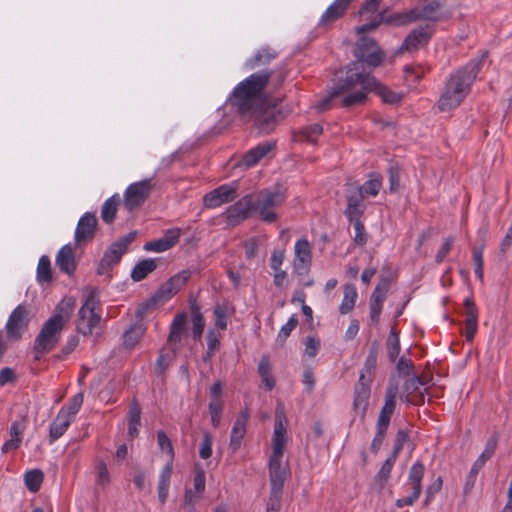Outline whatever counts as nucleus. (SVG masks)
<instances>
[{
    "label": "nucleus",
    "mask_w": 512,
    "mask_h": 512,
    "mask_svg": "<svg viewBox=\"0 0 512 512\" xmlns=\"http://www.w3.org/2000/svg\"><path fill=\"white\" fill-rule=\"evenodd\" d=\"M192 276L191 269H184L163 283L155 294L147 301L146 307L170 300L187 283Z\"/></svg>",
    "instance_id": "obj_11"
},
{
    "label": "nucleus",
    "mask_w": 512,
    "mask_h": 512,
    "mask_svg": "<svg viewBox=\"0 0 512 512\" xmlns=\"http://www.w3.org/2000/svg\"><path fill=\"white\" fill-rule=\"evenodd\" d=\"M298 324V319L296 317V315H292L288 321L286 322V324H284L279 333H278V336H277V341L280 342L281 344H283L286 339L290 336L291 332L296 328Z\"/></svg>",
    "instance_id": "obj_54"
},
{
    "label": "nucleus",
    "mask_w": 512,
    "mask_h": 512,
    "mask_svg": "<svg viewBox=\"0 0 512 512\" xmlns=\"http://www.w3.org/2000/svg\"><path fill=\"white\" fill-rule=\"evenodd\" d=\"M356 66L347 72L346 80L336 90L335 93L341 90L355 89L344 96L341 100V105L346 108L362 105L366 102L368 94L374 92L378 95L383 102L388 104H396L401 101V94L396 93L383 85L376 77L371 74V71H360L358 62Z\"/></svg>",
    "instance_id": "obj_2"
},
{
    "label": "nucleus",
    "mask_w": 512,
    "mask_h": 512,
    "mask_svg": "<svg viewBox=\"0 0 512 512\" xmlns=\"http://www.w3.org/2000/svg\"><path fill=\"white\" fill-rule=\"evenodd\" d=\"M353 0H334L321 15L317 27L330 28L334 22L344 17Z\"/></svg>",
    "instance_id": "obj_20"
},
{
    "label": "nucleus",
    "mask_w": 512,
    "mask_h": 512,
    "mask_svg": "<svg viewBox=\"0 0 512 512\" xmlns=\"http://www.w3.org/2000/svg\"><path fill=\"white\" fill-rule=\"evenodd\" d=\"M251 211H253V198L248 194L230 205L225 210L224 216L228 225L235 226L249 218Z\"/></svg>",
    "instance_id": "obj_18"
},
{
    "label": "nucleus",
    "mask_w": 512,
    "mask_h": 512,
    "mask_svg": "<svg viewBox=\"0 0 512 512\" xmlns=\"http://www.w3.org/2000/svg\"><path fill=\"white\" fill-rule=\"evenodd\" d=\"M286 417L276 412L272 436V453L268 460L270 493L283 496L284 483L289 475L288 464L282 465L286 444Z\"/></svg>",
    "instance_id": "obj_3"
},
{
    "label": "nucleus",
    "mask_w": 512,
    "mask_h": 512,
    "mask_svg": "<svg viewBox=\"0 0 512 512\" xmlns=\"http://www.w3.org/2000/svg\"><path fill=\"white\" fill-rule=\"evenodd\" d=\"M344 196L347 202L344 215L347 219H356L362 217L366 210L364 195L360 189V184L356 181H348L345 184Z\"/></svg>",
    "instance_id": "obj_13"
},
{
    "label": "nucleus",
    "mask_w": 512,
    "mask_h": 512,
    "mask_svg": "<svg viewBox=\"0 0 512 512\" xmlns=\"http://www.w3.org/2000/svg\"><path fill=\"white\" fill-rule=\"evenodd\" d=\"M377 358H378V344L374 342L369 350V353L364 362V366L360 372V375H363L365 379H369L370 383L373 381V373L377 367Z\"/></svg>",
    "instance_id": "obj_37"
},
{
    "label": "nucleus",
    "mask_w": 512,
    "mask_h": 512,
    "mask_svg": "<svg viewBox=\"0 0 512 512\" xmlns=\"http://www.w3.org/2000/svg\"><path fill=\"white\" fill-rule=\"evenodd\" d=\"M387 356L390 362L394 363L399 356L400 353V340H399V332L395 328H391L387 342Z\"/></svg>",
    "instance_id": "obj_42"
},
{
    "label": "nucleus",
    "mask_w": 512,
    "mask_h": 512,
    "mask_svg": "<svg viewBox=\"0 0 512 512\" xmlns=\"http://www.w3.org/2000/svg\"><path fill=\"white\" fill-rule=\"evenodd\" d=\"M192 312V335L195 340H199L202 336L205 327V320L200 311V308L196 305L191 307Z\"/></svg>",
    "instance_id": "obj_48"
},
{
    "label": "nucleus",
    "mask_w": 512,
    "mask_h": 512,
    "mask_svg": "<svg viewBox=\"0 0 512 512\" xmlns=\"http://www.w3.org/2000/svg\"><path fill=\"white\" fill-rule=\"evenodd\" d=\"M274 144L271 142L259 143L254 148L247 151L243 158L242 163L244 166L250 168L255 166L263 157H265L272 149Z\"/></svg>",
    "instance_id": "obj_31"
},
{
    "label": "nucleus",
    "mask_w": 512,
    "mask_h": 512,
    "mask_svg": "<svg viewBox=\"0 0 512 512\" xmlns=\"http://www.w3.org/2000/svg\"><path fill=\"white\" fill-rule=\"evenodd\" d=\"M120 202V196L118 194H114L103 203L101 207V219L103 222L111 224L115 220Z\"/></svg>",
    "instance_id": "obj_36"
},
{
    "label": "nucleus",
    "mask_w": 512,
    "mask_h": 512,
    "mask_svg": "<svg viewBox=\"0 0 512 512\" xmlns=\"http://www.w3.org/2000/svg\"><path fill=\"white\" fill-rule=\"evenodd\" d=\"M61 272L72 275L76 270L75 253L70 244H66L58 251L55 259Z\"/></svg>",
    "instance_id": "obj_27"
},
{
    "label": "nucleus",
    "mask_w": 512,
    "mask_h": 512,
    "mask_svg": "<svg viewBox=\"0 0 512 512\" xmlns=\"http://www.w3.org/2000/svg\"><path fill=\"white\" fill-rule=\"evenodd\" d=\"M97 227V218L94 213L86 212L78 220L74 239L77 245L93 239Z\"/></svg>",
    "instance_id": "obj_21"
},
{
    "label": "nucleus",
    "mask_w": 512,
    "mask_h": 512,
    "mask_svg": "<svg viewBox=\"0 0 512 512\" xmlns=\"http://www.w3.org/2000/svg\"><path fill=\"white\" fill-rule=\"evenodd\" d=\"M304 344L305 354L310 358L315 357L320 348V340L313 336H307Z\"/></svg>",
    "instance_id": "obj_61"
},
{
    "label": "nucleus",
    "mask_w": 512,
    "mask_h": 512,
    "mask_svg": "<svg viewBox=\"0 0 512 512\" xmlns=\"http://www.w3.org/2000/svg\"><path fill=\"white\" fill-rule=\"evenodd\" d=\"M362 217H357L356 219H347L350 223H353L354 230H355V236H354V242L358 246H365L367 243V234L365 232V226L363 222L361 221Z\"/></svg>",
    "instance_id": "obj_50"
},
{
    "label": "nucleus",
    "mask_w": 512,
    "mask_h": 512,
    "mask_svg": "<svg viewBox=\"0 0 512 512\" xmlns=\"http://www.w3.org/2000/svg\"><path fill=\"white\" fill-rule=\"evenodd\" d=\"M84 401V394L83 392H79L75 394L67 403V405L63 406L61 409H66V413L69 414L70 418H74V416L78 413L80 410L82 404Z\"/></svg>",
    "instance_id": "obj_53"
},
{
    "label": "nucleus",
    "mask_w": 512,
    "mask_h": 512,
    "mask_svg": "<svg viewBox=\"0 0 512 512\" xmlns=\"http://www.w3.org/2000/svg\"><path fill=\"white\" fill-rule=\"evenodd\" d=\"M282 504V495L269 494V499L266 504V512H280Z\"/></svg>",
    "instance_id": "obj_64"
},
{
    "label": "nucleus",
    "mask_w": 512,
    "mask_h": 512,
    "mask_svg": "<svg viewBox=\"0 0 512 512\" xmlns=\"http://www.w3.org/2000/svg\"><path fill=\"white\" fill-rule=\"evenodd\" d=\"M141 425V408L140 405L133 401L128 412V434L131 438L138 436V428Z\"/></svg>",
    "instance_id": "obj_38"
},
{
    "label": "nucleus",
    "mask_w": 512,
    "mask_h": 512,
    "mask_svg": "<svg viewBox=\"0 0 512 512\" xmlns=\"http://www.w3.org/2000/svg\"><path fill=\"white\" fill-rule=\"evenodd\" d=\"M187 314L185 312H181L175 315L171 325L170 331L168 335V343L173 347V350L176 351L178 349V345L180 344L182 338L187 335Z\"/></svg>",
    "instance_id": "obj_26"
},
{
    "label": "nucleus",
    "mask_w": 512,
    "mask_h": 512,
    "mask_svg": "<svg viewBox=\"0 0 512 512\" xmlns=\"http://www.w3.org/2000/svg\"><path fill=\"white\" fill-rule=\"evenodd\" d=\"M258 373L265 385L267 391H271L275 386V380L271 374V363L268 355H263L258 365Z\"/></svg>",
    "instance_id": "obj_40"
},
{
    "label": "nucleus",
    "mask_w": 512,
    "mask_h": 512,
    "mask_svg": "<svg viewBox=\"0 0 512 512\" xmlns=\"http://www.w3.org/2000/svg\"><path fill=\"white\" fill-rule=\"evenodd\" d=\"M145 333V327L141 323H134L129 326L122 335L123 345L127 349H132L136 346L139 340Z\"/></svg>",
    "instance_id": "obj_33"
},
{
    "label": "nucleus",
    "mask_w": 512,
    "mask_h": 512,
    "mask_svg": "<svg viewBox=\"0 0 512 512\" xmlns=\"http://www.w3.org/2000/svg\"><path fill=\"white\" fill-rule=\"evenodd\" d=\"M157 267V263L154 259H144L139 261L131 272V278L134 281H141L147 277V275L153 272Z\"/></svg>",
    "instance_id": "obj_41"
},
{
    "label": "nucleus",
    "mask_w": 512,
    "mask_h": 512,
    "mask_svg": "<svg viewBox=\"0 0 512 512\" xmlns=\"http://www.w3.org/2000/svg\"><path fill=\"white\" fill-rule=\"evenodd\" d=\"M465 310V338L466 341L472 342L478 329V310L471 298L464 300Z\"/></svg>",
    "instance_id": "obj_25"
},
{
    "label": "nucleus",
    "mask_w": 512,
    "mask_h": 512,
    "mask_svg": "<svg viewBox=\"0 0 512 512\" xmlns=\"http://www.w3.org/2000/svg\"><path fill=\"white\" fill-rule=\"evenodd\" d=\"M37 280L40 283H49L52 280L51 262L47 255H42L38 261Z\"/></svg>",
    "instance_id": "obj_45"
},
{
    "label": "nucleus",
    "mask_w": 512,
    "mask_h": 512,
    "mask_svg": "<svg viewBox=\"0 0 512 512\" xmlns=\"http://www.w3.org/2000/svg\"><path fill=\"white\" fill-rule=\"evenodd\" d=\"M396 370L400 376H410L413 374V363L410 359L402 356L397 361Z\"/></svg>",
    "instance_id": "obj_60"
},
{
    "label": "nucleus",
    "mask_w": 512,
    "mask_h": 512,
    "mask_svg": "<svg viewBox=\"0 0 512 512\" xmlns=\"http://www.w3.org/2000/svg\"><path fill=\"white\" fill-rule=\"evenodd\" d=\"M207 349L210 351H218L220 348V335L214 329H209L206 335Z\"/></svg>",
    "instance_id": "obj_63"
},
{
    "label": "nucleus",
    "mask_w": 512,
    "mask_h": 512,
    "mask_svg": "<svg viewBox=\"0 0 512 512\" xmlns=\"http://www.w3.org/2000/svg\"><path fill=\"white\" fill-rule=\"evenodd\" d=\"M277 56L278 52L275 49L269 46L261 47L252 57L246 60L245 67L252 70L257 67L268 65L276 59Z\"/></svg>",
    "instance_id": "obj_29"
},
{
    "label": "nucleus",
    "mask_w": 512,
    "mask_h": 512,
    "mask_svg": "<svg viewBox=\"0 0 512 512\" xmlns=\"http://www.w3.org/2000/svg\"><path fill=\"white\" fill-rule=\"evenodd\" d=\"M498 444V436L492 435L486 442L485 449L481 453V455L474 462L471 470H470V478H476L480 469L485 465V463L494 455Z\"/></svg>",
    "instance_id": "obj_32"
},
{
    "label": "nucleus",
    "mask_w": 512,
    "mask_h": 512,
    "mask_svg": "<svg viewBox=\"0 0 512 512\" xmlns=\"http://www.w3.org/2000/svg\"><path fill=\"white\" fill-rule=\"evenodd\" d=\"M153 187L151 178L130 184L124 192L125 208L133 211L140 207L148 199Z\"/></svg>",
    "instance_id": "obj_14"
},
{
    "label": "nucleus",
    "mask_w": 512,
    "mask_h": 512,
    "mask_svg": "<svg viewBox=\"0 0 512 512\" xmlns=\"http://www.w3.org/2000/svg\"><path fill=\"white\" fill-rule=\"evenodd\" d=\"M286 200L285 190L282 188L261 190L253 200V212L265 223H273L278 219L275 208L281 206Z\"/></svg>",
    "instance_id": "obj_7"
},
{
    "label": "nucleus",
    "mask_w": 512,
    "mask_h": 512,
    "mask_svg": "<svg viewBox=\"0 0 512 512\" xmlns=\"http://www.w3.org/2000/svg\"><path fill=\"white\" fill-rule=\"evenodd\" d=\"M213 313L215 316V325L222 330L227 328V310L220 304L214 306Z\"/></svg>",
    "instance_id": "obj_58"
},
{
    "label": "nucleus",
    "mask_w": 512,
    "mask_h": 512,
    "mask_svg": "<svg viewBox=\"0 0 512 512\" xmlns=\"http://www.w3.org/2000/svg\"><path fill=\"white\" fill-rule=\"evenodd\" d=\"M422 386L423 383L419 377L413 375L412 377L408 378L403 385V392L405 395L401 397L402 400L408 403H416L414 399L411 398V395L414 392H419V394H421L420 389Z\"/></svg>",
    "instance_id": "obj_43"
},
{
    "label": "nucleus",
    "mask_w": 512,
    "mask_h": 512,
    "mask_svg": "<svg viewBox=\"0 0 512 512\" xmlns=\"http://www.w3.org/2000/svg\"><path fill=\"white\" fill-rule=\"evenodd\" d=\"M356 60L349 63L345 68V75L347 72L355 67L358 62L359 70L366 71L364 64H367L369 67L375 68L379 66L383 61V53L380 47L377 45L376 41L373 38L367 36H361L356 42V46L353 52Z\"/></svg>",
    "instance_id": "obj_8"
},
{
    "label": "nucleus",
    "mask_w": 512,
    "mask_h": 512,
    "mask_svg": "<svg viewBox=\"0 0 512 512\" xmlns=\"http://www.w3.org/2000/svg\"><path fill=\"white\" fill-rule=\"evenodd\" d=\"M30 322L29 310L26 306L19 304L10 314L5 330L8 339L19 340L28 329Z\"/></svg>",
    "instance_id": "obj_15"
},
{
    "label": "nucleus",
    "mask_w": 512,
    "mask_h": 512,
    "mask_svg": "<svg viewBox=\"0 0 512 512\" xmlns=\"http://www.w3.org/2000/svg\"><path fill=\"white\" fill-rule=\"evenodd\" d=\"M43 472L39 469L30 470L25 474V485L31 492H37L43 482Z\"/></svg>",
    "instance_id": "obj_49"
},
{
    "label": "nucleus",
    "mask_w": 512,
    "mask_h": 512,
    "mask_svg": "<svg viewBox=\"0 0 512 512\" xmlns=\"http://www.w3.org/2000/svg\"><path fill=\"white\" fill-rule=\"evenodd\" d=\"M382 21L386 25L400 27L413 22L410 10L403 12L388 13L387 10H382Z\"/></svg>",
    "instance_id": "obj_34"
},
{
    "label": "nucleus",
    "mask_w": 512,
    "mask_h": 512,
    "mask_svg": "<svg viewBox=\"0 0 512 512\" xmlns=\"http://www.w3.org/2000/svg\"><path fill=\"white\" fill-rule=\"evenodd\" d=\"M293 271L298 276H305L309 273L312 263V250L309 241L301 238L294 246Z\"/></svg>",
    "instance_id": "obj_17"
},
{
    "label": "nucleus",
    "mask_w": 512,
    "mask_h": 512,
    "mask_svg": "<svg viewBox=\"0 0 512 512\" xmlns=\"http://www.w3.org/2000/svg\"><path fill=\"white\" fill-rule=\"evenodd\" d=\"M371 396V383L369 379H365L363 375H359L358 382L354 386L353 397V411L360 416L361 419L365 418L369 399Z\"/></svg>",
    "instance_id": "obj_19"
},
{
    "label": "nucleus",
    "mask_w": 512,
    "mask_h": 512,
    "mask_svg": "<svg viewBox=\"0 0 512 512\" xmlns=\"http://www.w3.org/2000/svg\"><path fill=\"white\" fill-rule=\"evenodd\" d=\"M209 412L211 415V423L214 427H218L221 421L222 403L220 400H212L209 403Z\"/></svg>",
    "instance_id": "obj_59"
},
{
    "label": "nucleus",
    "mask_w": 512,
    "mask_h": 512,
    "mask_svg": "<svg viewBox=\"0 0 512 512\" xmlns=\"http://www.w3.org/2000/svg\"><path fill=\"white\" fill-rule=\"evenodd\" d=\"M343 299L339 306V312L343 315L351 312L355 306L358 294L354 284H346L344 286Z\"/></svg>",
    "instance_id": "obj_39"
},
{
    "label": "nucleus",
    "mask_w": 512,
    "mask_h": 512,
    "mask_svg": "<svg viewBox=\"0 0 512 512\" xmlns=\"http://www.w3.org/2000/svg\"><path fill=\"white\" fill-rule=\"evenodd\" d=\"M425 474V467L421 461H416L410 468L408 478L403 488L408 495L396 500L395 505L398 508L412 506L419 498L422 492V479Z\"/></svg>",
    "instance_id": "obj_10"
},
{
    "label": "nucleus",
    "mask_w": 512,
    "mask_h": 512,
    "mask_svg": "<svg viewBox=\"0 0 512 512\" xmlns=\"http://www.w3.org/2000/svg\"><path fill=\"white\" fill-rule=\"evenodd\" d=\"M481 65V59H473L450 75V109L458 107L470 94Z\"/></svg>",
    "instance_id": "obj_5"
},
{
    "label": "nucleus",
    "mask_w": 512,
    "mask_h": 512,
    "mask_svg": "<svg viewBox=\"0 0 512 512\" xmlns=\"http://www.w3.org/2000/svg\"><path fill=\"white\" fill-rule=\"evenodd\" d=\"M397 456L391 454L383 463L380 470L378 471L376 478L381 482H386L391 474V471L394 467Z\"/></svg>",
    "instance_id": "obj_56"
},
{
    "label": "nucleus",
    "mask_w": 512,
    "mask_h": 512,
    "mask_svg": "<svg viewBox=\"0 0 512 512\" xmlns=\"http://www.w3.org/2000/svg\"><path fill=\"white\" fill-rule=\"evenodd\" d=\"M250 417V411L248 408L243 409L237 416L233 427L230 432L229 449L232 453L239 450L242 444V440L246 434V426Z\"/></svg>",
    "instance_id": "obj_22"
},
{
    "label": "nucleus",
    "mask_w": 512,
    "mask_h": 512,
    "mask_svg": "<svg viewBox=\"0 0 512 512\" xmlns=\"http://www.w3.org/2000/svg\"><path fill=\"white\" fill-rule=\"evenodd\" d=\"M212 435L209 432H205L203 439L200 443L199 456L202 459H208L212 455Z\"/></svg>",
    "instance_id": "obj_57"
},
{
    "label": "nucleus",
    "mask_w": 512,
    "mask_h": 512,
    "mask_svg": "<svg viewBox=\"0 0 512 512\" xmlns=\"http://www.w3.org/2000/svg\"><path fill=\"white\" fill-rule=\"evenodd\" d=\"M382 188V179L378 174H372L370 179L360 185L362 194L365 196L376 197Z\"/></svg>",
    "instance_id": "obj_47"
},
{
    "label": "nucleus",
    "mask_w": 512,
    "mask_h": 512,
    "mask_svg": "<svg viewBox=\"0 0 512 512\" xmlns=\"http://www.w3.org/2000/svg\"><path fill=\"white\" fill-rule=\"evenodd\" d=\"M78 345L79 336L76 334L70 335L67 338L66 343L61 348L60 352L57 355H55V358L57 360H65L68 357V355H70L76 349Z\"/></svg>",
    "instance_id": "obj_51"
},
{
    "label": "nucleus",
    "mask_w": 512,
    "mask_h": 512,
    "mask_svg": "<svg viewBox=\"0 0 512 512\" xmlns=\"http://www.w3.org/2000/svg\"><path fill=\"white\" fill-rule=\"evenodd\" d=\"M323 133V127L318 124H310L305 127L300 128L295 133L296 141H306L313 145L317 143L318 137Z\"/></svg>",
    "instance_id": "obj_35"
},
{
    "label": "nucleus",
    "mask_w": 512,
    "mask_h": 512,
    "mask_svg": "<svg viewBox=\"0 0 512 512\" xmlns=\"http://www.w3.org/2000/svg\"><path fill=\"white\" fill-rule=\"evenodd\" d=\"M345 80H346V75L344 77L338 78L337 82L334 84V86L332 87V89L329 92V94L318 103V105H317L318 110L323 111V110L328 109L329 106H330V102H331L332 98H334L336 96H339V95H342V94H345V96H346L349 93L356 91L355 89H347V90H341V91L335 93L337 88L342 83H344Z\"/></svg>",
    "instance_id": "obj_44"
},
{
    "label": "nucleus",
    "mask_w": 512,
    "mask_h": 512,
    "mask_svg": "<svg viewBox=\"0 0 512 512\" xmlns=\"http://www.w3.org/2000/svg\"><path fill=\"white\" fill-rule=\"evenodd\" d=\"M432 33L429 27L419 26L413 29L404 39L400 50L412 51L426 45L430 40Z\"/></svg>",
    "instance_id": "obj_24"
},
{
    "label": "nucleus",
    "mask_w": 512,
    "mask_h": 512,
    "mask_svg": "<svg viewBox=\"0 0 512 512\" xmlns=\"http://www.w3.org/2000/svg\"><path fill=\"white\" fill-rule=\"evenodd\" d=\"M101 321V305L98 293L91 289L85 296L84 302L77 315V331L83 336L91 335Z\"/></svg>",
    "instance_id": "obj_6"
},
{
    "label": "nucleus",
    "mask_w": 512,
    "mask_h": 512,
    "mask_svg": "<svg viewBox=\"0 0 512 512\" xmlns=\"http://www.w3.org/2000/svg\"><path fill=\"white\" fill-rule=\"evenodd\" d=\"M272 75V70L251 74L234 87L227 99L228 105L243 118L253 121L262 134H269L277 123L275 107L263 101V91Z\"/></svg>",
    "instance_id": "obj_1"
},
{
    "label": "nucleus",
    "mask_w": 512,
    "mask_h": 512,
    "mask_svg": "<svg viewBox=\"0 0 512 512\" xmlns=\"http://www.w3.org/2000/svg\"><path fill=\"white\" fill-rule=\"evenodd\" d=\"M391 286V279L388 276H381L380 281L372 292L370 299L374 302L384 303Z\"/></svg>",
    "instance_id": "obj_46"
},
{
    "label": "nucleus",
    "mask_w": 512,
    "mask_h": 512,
    "mask_svg": "<svg viewBox=\"0 0 512 512\" xmlns=\"http://www.w3.org/2000/svg\"><path fill=\"white\" fill-rule=\"evenodd\" d=\"M62 310L60 305H57L56 312L43 323L35 337L32 349L35 360H40L57 346L69 318L68 315H63Z\"/></svg>",
    "instance_id": "obj_4"
},
{
    "label": "nucleus",
    "mask_w": 512,
    "mask_h": 512,
    "mask_svg": "<svg viewBox=\"0 0 512 512\" xmlns=\"http://www.w3.org/2000/svg\"><path fill=\"white\" fill-rule=\"evenodd\" d=\"M388 430V426L386 425H381L379 423H377L376 425V434L372 440V443H371V446H370V450L376 454L378 453V451L380 450L382 444H383V441H384V438H385V435H386V432Z\"/></svg>",
    "instance_id": "obj_55"
},
{
    "label": "nucleus",
    "mask_w": 512,
    "mask_h": 512,
    "mask_svg": "<svg viewBox=\"0 0 512 512\" xmlns=\"http://www.w3.org/2000/svg\"><path fill=\"white\" fill-rule=\"evenodd\" d=\"M72 418L66 413V409H60L55 419L51 422L49 427V442L50 444L57 441L67 431L72 422Z\"/></svg>",
    "instance_id": "obj_28"
},
{
    "label": "nucleus",
    "mask_w": 512,
    "mask_h": 512,
    "mask_svg": "<svg viewBox=\"0 0 512 512\" xmlns=\"http://www.w3.org/2000/svg\"><path fill=\"white\" fill-rule=\"evenodd\" d=\"M202 496L203 495H198L196 490L186 488L183 499V507L188 509L189 511L194 510L195 503Z\"/></svg>",
    "instance_id": "obj_62"
},
{
    "label": "nucleus",
    "mask_w": 512,
    "mask_h": 512,
    "mask_svg": "<svg viewBox=\"0 0 512 512\" xmlns=\"http://www.w3.org/2000/svg\"><path fill=\"white\" fill-rule=\"evenodd\" d=\"M193 486L198 495L204 494L206 487V475L203 467L199 464H196L194 467Z\"/></svg>",
    "instance_id": "obj_52"
},
{
    "label": "nucleus",
    "mask_w": 512,
    "mask_h": 512,
    "mask_svg": "<svg viewBox=\"0 0 512 512\" xmlns=\"http://www.w3.org/2000/svg\"><path fill=\"white\" fill-rule=\"evenodd\" d=\"M136 232H129L114 241L105 251L97 269L99 275L104 274L114 265L118 264L122 256L127 252L128 246L135 240Z\"/></svg>",
    "instance_id": "obj_12"
},
{
    "label": "nucleus",
    "mask_w": 512,
    "mask_h": 512,
    "mask_svg": "<svg viewBox=\"0 0 512 512\" xmlns=\"http://www.w3.org/2000/svg\"><path fill=\"white\" fill-rule=\"evenodd\" d=\"M236 197V183L222 184L204 195L203 206L207 209H215L223 204L232 202Z\"/></svg>",
    "instance_id": "obj_16"
},
{
    "label": "nucleus",
    "mask_w": 512,
    "mask_h": 512,
    "mask_svg": "<svg viewBox=\"0 0 512 512\" xmlns=\"http://www.w3.org/2000/svg\"><path fill=\"white\" fill-rule=\"evenodd\" d=\"M157 442L160 450L166 452L169 457L158 476V500L161 504H164L169 496L175 453L171 440L163 430L157 432Z\"/></svg>",
    "instance_id": "obj_9"
},
{
    "label": "nucleus",
    "mask_w": 512,
    "mask_h": 512,
    "mask_svg": "<svg viewBox=\"0 0 512 512\" xmlns=\"http://www.w3.org/2000/svg\"><path fill=\"white\" fill-rule=\"evenodd\" d=\"M398 385L390 381L386 387L384 405L380 410L377 423L389 426L391 417L396 407Z\"/></svg>",
    "instance_id": "obj_23"
},
{
    "label": "nucleus",
    "mask_w": 512,
    "mask_h": 512,
    "mask_svg": "<svg viewBox=\"0 0 512 512\" xmlns=\"http://www.w3.org/2000/svg\"><path fill=\"white\" fill-rule=\"evenodd\" d=\"M441 4L432 0L426 5L423 6H415L410 9V14L412 15L413 22L420 20H428V21H436L438 19L437 13Z\"/></svg>",
    "instance_id": "obj_30"
}]
</instances>
